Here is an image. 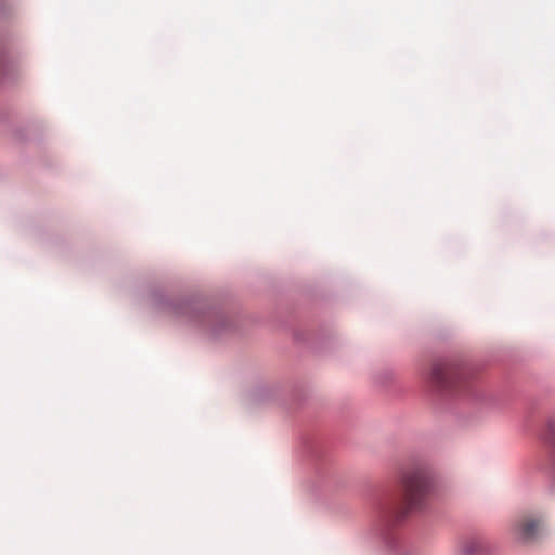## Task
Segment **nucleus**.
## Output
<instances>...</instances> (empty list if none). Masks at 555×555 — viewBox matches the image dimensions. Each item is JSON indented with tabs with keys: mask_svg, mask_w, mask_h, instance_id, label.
Instances as JSON below:
<instances>
[{
	"mask_svg": "<svg viewBox=\"0 0 555 555\" xmlns=\"http://www.w3.org/2000/svg\"><path fill=\"white\" fill-rule=\"evenodd\" d=\"M402 506L401 514L423 508L427 502L430 489V480L427 470L418 465H413L402 472Z\"/></svg>",
	"mask_w": 555,
	"mask_h": 555,
	"instance_id": "obj_1",
	"label": "nucleus"
},
{
	"mask_svg": "<svg viewBox=\"0 0 555 555\" xmlns=\"http://www.w3.org/2000/svg\"><path fill=\"white\" fill-rule=\"evenodd\" d=\"M462 378L460 369L448 362L434 363L430 370V380L441 389H452Z\"/></svg>",
	"mask_w": 555,
	"mask_h": 555,
	"instance_id": "obj_2",
	"label": "nucleus"
},
{
	"mask_svg": "<svg viewBox=\"0 0 555 555\" xmlns=\"http://www.w3.org/2000/svg\"><path fill=\"white\" fill-rule=\"evenodd\" d=\"M542 530V522L533 516H524L517 524L516 532L520 540L525 542L535 540Z\"/></svg>",
	"mask_w": 555,
	"mask_h": 555,
	"instance_id": "obj_3",
	"label": "nucleus"
},
{
	"mask_svg": "<svg viewBox=\"0 0 555 555\" xmlns=\"http://www.w3.org/2000/svg\"><path fill=\"white\" fill-rule=\"evenodd\" d=\"M543 438L547 440L550 443L555 446V424L548 423L545 428V433L543 434Z\"/></svg>",
	"mask_w": 555,
	"mask_h": 555,
	"instance_id": "obj_4",
	"label": "nucleus"
},
{
	"mask_svg": "<svg viewBox=\"0 0 555 555\" xmlns=\"http://www.w3.org/2000/svg\"><path fill=\"white\" fill-rule=\"evenodd\" d=\"M478 548H479L478 543H477V542L472 541V542H469V543H467V544H466V546H465V550H464V551H465V554H466V555H474V554L478 551Z\"/></svg>",
	"mask_w": 555,
	"mask_h": 555,
	"instance_id": "obj_5",
	"label": "nucleus"
}]
</instances>
